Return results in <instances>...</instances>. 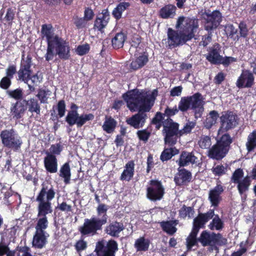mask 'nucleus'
Masks as SVG:
<instances>
[{"mask_svg": "<svg viewBox=\"0 0 256 256\" xmlns=\"http://www.w3.org/2000/svg\"><path fill=\"white\" fill-rule=\"evenodd\" d=\"M157 95L156 89L151 94L138 90H133L124 94L122 98L129 110L131 112H138L127 118L126 123L136 129L142 128L148 117L146 112H148L153 106Z\"/></svg>", "mask_w": 256, "mask_h": 256, "instance_id": "1", "label": "nucleus"}, {"mask_svg": "<svg viewBox=\"0 0 256 256\" xmlns=\"http://www.w3.org/2000/svg\"><path fill=\"white\" fill-rule=\"evenodd\" d=\"M51 24H44L42 26L41 36L42 39L45 38L47 42L46 60H52L55 54L62 60H68L70 58V48L68 42L58 35H54Z\"/></svg>", "mask_w": 256, "mask_h": 256, "instance_id": "2", "label": "nucleus"}, {"mask_svg": "<svg viewBox=\"0 0 256 256\" xmlns=\"http://www.w3.org/2000/svg\"><path fill=\"white\" fill-rule=\"evenodd\" d=\"M204 100L203 96L199 92H196L192 96H182L178 102V107L176 106L173 108L167 106L164 114L167 118H170L178 114V111L184 113L192 110L194 112L196 118H200L204 111Z\"/></svg>", "mask_w": 256, "mask_h": 256, "instance_id": "3", "label": "nucleus"}, {"mask_svg": "<svg viewBox=\"0 0 256 256\" xmlns=\"http://www.w3.org/2000/svg\"><path fill=\"white\" fill-rule=\"evenodd\" d=\"M232 138L228 133L222 134L208 150L210 158L216 160L223 159L228 154Z\"/></svg>", "mask_w": 256, "mask_h": 256, "instance_id": "4", "label": "nucleus"}, {"mask_svg": "<svg viewBox=\"0 0 256 256\" xmlns=\"http://www.w3.org/2000/svg\"><path fill=\"white\" fill-rule=\"evenodd\" d=\"M176 27L180 30V33L183 36V39L188 42L195 36L194 34L198 28V20L194 18L180 16L177 20Z\"/></svg>", "mask_w": 256, "mask_h": 256, "instance_id": "5", "label": "nucleus"}, {"mask_svg": "<svg viewBox=\"0 0 256 256\" xmlns=\"http://www.w3.org/2000/svg\"><path fill=\"white\" fill-rule=\"evenodd\" d=\"M179 127V124L172 118L164 120L162 134L165 144L173 146L176 144L178 138L181 136Z\"/></svg>", "mask_w": 256, "mask_h": 256, "instance_id": "6", "label": "nucleus"}, {"mask_svg": "<svg viewBox=\"0 0 256 256\" xmlns=\"http://www.w3.org/2000/svg\"><path fill=\"white\" fill-rule=\"evenodd\" d=\"M198 242L203 246H210L212 250H218V246H224L227 244V239L220 233L203 230L198 238Z\"/></svg>", "mask_w": 256, "mask_h": 256, "instance_id": "7", "label": "nucleus"}, {"mask_svg": "<svg viewBox=\"0 0 256 256\" xmlns=\"http://www.w3.org/2000/svg\"><path fill=\"white\" fill-rule=\"evenodd\" d=\"M0 138L4 147L14 152L18 151L22 144L21 138L14 128L2 130L0 133Z\"/></svg>", "mask_w": 256, "mask_h": 256, "instance_id": "8", "label": "nucleus"}, {"mask_svg": "<svg viewBox=\"0 0 256 256\" xmlns=\"http://www.w3.org/2000/svg\"><path fill=\"white\" fill-rule=\"evenodd\" d=\"M106 224L105 218H98L94 216L90 218H85L83 225L78 230L82 236H94L98 230H102L103 225Z\"/></svg>", "mask_w": 256, "mask_h": 256, "instance_id": "9", "label": "nucleus"}, {"mask_svg": "<svg viewBox=\"0 0 256 256\" xmlns=\"http://www.w3.org/2000/svg\"><path fill=\"white\" fill-rule=\"evenodd\" d=\"M244 172L242 169L238 168L236 169L232 174L230 181L237 184V189L239 194L242 196L249 190L252 180L250 176L247 175L244 177Z\"/></svg>", "mask_w": 256, "mask_h": 256, "instance_id": "10", "label": "nucleus"}, {"mask_svg": "<svg viewBox=\"0 0 256 256\" xmlns=\"http://www.w3.org/2000/svg\"><path fill=\"white\" fill-rule=\"evenodd\" d=\"M150 186L146 188V197L151 201L156 202L162 200L165 194L164 188L160 181L152 180L149 182Z\"/></svg>", "mask_w": 256, "mask_h": 256, "instance_id": "11", "label": "nucleus"}, {"mask_svg": "<svg viewBox=\"0 0 256 256\" xmlns=\"http://www.w3.org/2000/svg\"><path fill=\"white\" fill-rule=\"evenodd\" d=\"M220 118V128L224 132H228L235 128L238 124V115L233 111L226 110L222 112Z\"/></svg>", "mask_w": 256, "mask_h": 256, "instance_id": "12", "label": "nucleus"}, {"mask_svg": "<svg viewBox=\"0 0 256 256\" xmlns=\"http://www.w3.org/2000/svg\"><path fill=\"white\" fill-rule=\"evenodd\" d=\"M94 118L92 114H82L80 115L76 111H69L66 117V121L70 126L76 124L77 128H81L87 122L92 120Z\"/></svg>", "mask_w": 256, "mask_h": 256, "instance_id": "13", "label": "nucleus"}, {"mask_svg": "<svg viewBox=\"0 0 256 256\" xmlns=\"http://www.w3.org/2000/svg\"><path fill=\"white\" fill-rule=\"evenodd\" d=\"M94 252L96 254L92 253L86 256H112V239L108 242L104 240L96 242Z\"/></svg>", "mask_w": 256, "mask_h": 256, "instance_id": "14", "label": "nucleus"}, {"mask_svg": "<svg viewBox=\"0 0 256 256\" xmlns=\"http://www.w3.org/2000/svg\"><path fill=\"white\" fill-rule=\"evenodd\" d=\"M214 216V210H210L205 213H199L194 219L192 230L199 232L200 228H204L207 222Z\"/></svg>", "mask_w": 256, "mask_h": 256, "instance_id": "15", "label": "nucleus"}, {"mask_svg": "<svg viewBox=\"0 0 256 256\" xmlns=\"http://www.w3.org/2000/svg\"><path fill=\"white\" fill-rule=\"evenodd\" d=\"M56 190L51 184L42 182L36 199L51 202L55 197Z\"/></svg>", "mask_w": 256, "mask_h": 256, "instance_id": "16", "label": "nucleus"}, {"mask_svg": "<svg viewBox=\"0 0 256 256\" xmlns=\"http://www.w3.org/2000/svg\"><path fill=\"white\" fill-rule=\"evenodd\" d=\"M238 88H250L254 84V76L250 70H243L236 82Z\"/></svg>", "mask_w": 256, "mask_h": 256, "instance_id": "17", "label": "nucleus"}, {"mask_svg": "<svg viewBox=\"0 0 256 256\" xmlns=\"http://www.w3.org/2000/svg\"><path fill=\"white\" fill-rule=\"evenodd\" d=\"M206 20V30H211L216 28L222 21L221 13L217 10L213 11L211 14L204 12L203 14Z\"/></svg>", "mask_w": 256, "mask_h": 256, "instance_id": "18", "label": "nucleus"}, {"mask_svg": "<svg viewBox=\"0 0 256 256\" xmlns=\"http://www.w3.org/2000/svg\"><path fill=\"white\" fill-rule=\"evenodd\" d=\"M198 162V158L194 155L193 152L182 151L178 160H176V164L180 167H185L190 164H196Z\"/></svg>", "mask_w": 256, "mask_h": 256, "instance_id": "19", "label": "nucleus"}, {"mask_svg": "<svg viewBox=\"0 0 256 256\" xmlns=\"http://www.w3.org/2000/svg\"><path fill=\"white\" fill-rule=\"evenodd\" d=\"M192 179V172L182 167H178L174 177V182L178 186H186Z\"/></svg>", "mask_w": 256, "mask_h": 256, "instance_id": "20", "label": "nucleus"}, {"mask_svg": "<svg viewBox=\"0 0 256 256\" xmlns=\"http://www.w3.org/2000/svg\"><path fill=\"white\" fill-rule=\"evenodd\" d=\"M206 55V60L211 64H218L222 56L220 55L221 46L218 43L214 44L208 48Z\"/></svg>", "mask_w": 256, "mask_h": 256, "instance_id": "21", "label": "nucleus"}, {"mask_svg": "<svg viewBox=\"0 0 256 256\" xmlns=\"http://www.w3.org/2000/svg\"><path fill=\"white\" fill-rule=\"evenodd\" d=\"M168 46L170 48H176L182 45L188 41L183 39V36L178 31L169 28L168 30Z\"/></svg>", "mask_w": 256, "mask_h": 256, "instance_id": "22", "label": "nucleus"}, {"mask_svg": "<svg viewBox=\"0 0 256 256\" xmlns=\"http://www.w3.org/2000/svg\"><path fill=\"white\" fill-rule=\"evenodd\" d=\"M26 110V108L22 100L16 101L11 104L10 114L12 118L17 120L23 117Z\"/></svg>", "mask_w": 256, "mask_h": 256, "instance_id": "23", "label": "nucleus"}, {"mask_svg": "<svg viewBox=\"0 0 256 256\" xmlns=\"http://www.w3.org/2000/svg\"><path fill=\"white\" fill-rule=\"evenodd\" d=\"M46 156L44 158V166L48 172L54 174L58 172V163L56 156L46 152Z\"/></svg>", "mask_w": 256, "mask_h": 256, "instance_id": "24", "label": "nucleus"}, {"mask_svg": "<svg viewBox=\"0 0 256 256\" xmlns=\"http://www.w3.org/2000/svg\"><path fill=\"white\" fill-rule=\"evenodd\" d=\"M110 19V15L107 9L103 10L101 13L96 16L94 21V28L102 32L106 26Z\"/></svg>", "mask_w": 256, "mask_h": 256, "instance_id": "25", "label": "nucleus"}, {"mask_svg": "<svg viewBox=\"0 0 256 256\" xmlns=\"http://www.w3.org/2000/svg\"><path fill=\"white\" fill-rule=\"evenodd\" d=\"M51 118L52 120H58V118L63 117L66 112V104L64 100H59L56 106H53L50 110Z\"/></svg>", "mask_w": 256, "mask_h": 256, "instance_id": "26", "label": "nucleus"}, {"mask_svg": "<svg viewBox=\"0 0 256 256\" xmlns=\"http://www.w3.org/2000/svg\"><path fill=\"white\" fill-rule=\"evenodd\" d=\"M224 187L220 184L216 186L209 192L208 199L212 206H218L221 200L220 194L224 192Z\"/></svg>", "mask_w": 256, "mask_h": 256, "instance_id": "27", "label": "nucleus"}, {"mask_svg": "<svg viewBox=\"0 0 256 256\" xmlns=\"http://www.w3.org/2000/svg\"><path fill=\"white\" fill-rule=\"evenodd\" d=\"M36 202H38L37 216H46L52 213L53 210L51 202L36 199Z\"/></svg>", "mask_w": 256, "mask_h": 256, "instance_id": "28", "label": "nucleus"}, {"mask_svg": "<svg viewBox=\"0 0 256 256\" xmlns=\"http://www.w3.org/2000/svg\"><path fill=\"white\" fill-rule=\"evenodd\" d=\"M176 7L170 4H166L158 12L160 18L163 19L172 18L176 16Z\"/></svg>", "mask_w": 256, "mask_h": 256, "instance_id": "29", "label": "nucleus"}, {"mask_svg": "<svg viewBox=\"0 0 256 256\" xmlns=\"http://www.w3.org/2000/svg\"><path fill=\"white\" fill-rule=\"evenodd\" d=\"M22 102L25 105L26 110L31 113H36L40 114V106L38 100L34 98H31L28 100L23 99Z\"/></svg>", "mask_w": 256, "mask_h": 256, "instance_id": "30", "label": "nucleus"}, {"mask_svg": "<svg viewBox=\"0 0 256 256\" xmlns=\"http://www.w3.org/2000/svg\"><path fill=\"white\" fill-rule=\"evenodd\" d=\"M134 163L133 160L128 161L120 176V180L129 182L133 178L134 173Z\"/></svg>", "mask_w": 256, "mask_h": 256, "instance_id": "31", "label": "nucleus"}, {"mask_svg": "<svg viewBox=\"0 0 256 256\" xmlns=\"http://www.w3.org/2000/svg\"><path fill=\"white\" fill-rule=\"evenodd\" d=\"M46 232L36 231L32 240V246L38 248H42L46 243Z\"/></svg>", "mask_w": 256, "mask_h": 256, "instance_id": "32", "label": "nucleus"}, {"mask_svg": "<svg viewBox=\"0 0 256 256\" xmlns=\"http://www.w3.org/2000/svg\"><path fill=\"white\" fill-rule=\"evenodd\" d=\"M178 224V220L162 221L160 222L162 230L169 235H173L177 230L176 226Z\"/></svg>", "mask_w": 256, "mask_h": 256, "instance_id": "33", "label": "nucleus"}, {"mask_svg": "<svg viewBox=\"0 0 256 256\" xmlns=\"http://www.w3.org/2000/svg\"><path fill=\"white\" fill-rule=\"evenodd\" d=\"M59 176L64 178V182L68 184L70 182L71 172L69 162L64 163L60 168Z\"/></svg>", "mask_w": 256, "mask_h": 256, "instance_id": "34", "label": "nucleus"}, {"mask_svg": "<svg viewBox=\"0 0 256 256\" xmlns=\"http://www.w3.org/2000/svg\"><path fill=\"white\" fill-rule=\"evenodd\" d=\"M150 244V240L142 236L136 240L134 246L137 252H146L148 250Z\"/></svg>", "mask_w": 256, "mask_h": 256, "instance_id": "35", "label": "nucleus"}, {"mask_svg": "<svg viewBox=\"0 0 256 256\" xmlns=\"http://www.w3.org/2000/svg\"><path fill=\"white\" fill-rule=\"evenodd\" d=\"M148 60L146 55L142 54L138 56L135 60H132L130 64V68L136 70L145 66Z\"/></svg>", "mask_w": 256, "mask_h": 256, "instance_id": "36", "label": "nucleus"}, {"mask_svg": "<svg viewBox=\"0 0 256 256\" xmlns=\"http://www.w3.org/2000/svg\"><path fill=\"white\" fill-rule=\"evenodd\" d=\"M178 153L179 150L175 147L165 148L160 154V159L162 162L167 161Z\"/></svg>", "mask_w": 256, "mask_h": 256, "instance_id": "37", "label": "nucleus"}, {"mask_svg": "<svg viewBox=\"0 0 256 256\" xmlns=\"http://www.w3.org/2000/svg\"><path fill=\"white\" fill-rule=\"evenodd\" d=\"M126 37V34L122 32L116 34L113 38V48L118 49L122 48Z\"/></svg>", "mask_w": 256, "mask_h": 256, "instance_id": "38", "label": "nucleus"}, {"mask_svg": "<svg viewBox=\"0 0 256 256\" xmlns=\"http://www.w3.org/2000/svg\"><path fill=\"white\" fill-rule=\"evenodd\" d=\"M52 92L48 89L40 88L38 89L36 97L40 100V104H48V100Z\"/></svg>", "mask_w": 256, "mask_h": 256, "instance_id": "39", "label": "nucleus"}, {"mask_svg": "<svg viewBox=\"0 0 256 256\" xmlns=\"http://www.w3.org/2000/svg\"><path fill=\"white\" fill-rule=\"evenodd\" d=\"M246 145L248 152H252L256 148V130L248 134Z\"/></svg>", "mask_w": 256, "mask_h": 256, "instance_id": "40", "label": "nucleus"}, {"mask_svg": "<svg viewBox=\"0 0 256 256\" xmlns=\"http://www.w3.org/2000/svg\"><path fill=\"white\" fill-rule=\"evenodd\" d=\"M130 6V4L128 2H120L113 10V16H114L116 20L120 19L122 17V12Z\"/></svg>", "mask_w": 256, "mask_h": 256, "instance_id": "41", "label": "nucleus"}, {"mask_svg": "<svg viewBox=\"0 0 256 256\" xmlns=\"http://www.w3.org/2000/svg\"><path fill=\"white\" fill-rule=\"evenodd\" d=\"M212 221L210 223L208 226L210 230H222L224 227L223 221L220 218L218 214L214 216Z\"/></svg>", "mask_w": 256, "mask_h": 256, "instance_id": "42", "label": "nucleus"}, {"mask_svg": "<svg viewBox=\"0 0 256 256\" xmlns=\"http://www.w3.org/2000/svg\"><path fill=\"white\" fill-rule=\"evenodd\" d=\"M38 218L35 226L36 231L46 232L48 227V222L46 216H38Z\"/></svg>", "mask_w": 256, "mask_h": 256, "instance_id": "43", "label": "nucleus"}, {"mask_svg": "<svg viewBox=\"0 0 256 256\" xmlns=\"http://www.w3.org/2000/svg\"><path fill=\"white\" fill-rule=\"evenodd\" d=\"M8 96L16 101L22 100L24 98L23 89L20 88L13 90H8L6 92Z\"/></svg>", "mask_w": 256, "mask_h": 256, "instance_id": "44", "label": "nucleus"}, {"mask_svg": "<svg viewBox=\"0 0 256 256\" xmlns=\"http://www.w3.org/2000/svg\"><path fill=\"white\" fill-rule=\"evenodd\" d=\"M179 216L180 218L185 219L186 217L190 218H192L194 213V209L192 207L186 206L184 204L178 211Z\"/></svg>", "mask_w": 256, "mask_h": 256, "instance_id": "45", "label": "nucleus"}, {"mask_svg": "<svg viewBox=\"0 0 256 256\" xmlns=\"http://www.w3.org/2000/svg\"><path fill=\"white\" fill-rule=\"evenodd\" d=\"M198 232L192 230L189 236L186 239V247L188 250H190L192 246L198 243V238H196Z\"/></svg>", "mask_w": 256, "mask_h": 256, "instance_id": "46", "label": "nucleus"}, {"mask_svg": "<svg viewBox=\"0 0 256 256\" xmlns=\"http://www.w3.org/2000/svg\"><path fill=\"white\" fill-rule=\"evenodd\" d=\"M219 118L218 112L215 110L210 111L206 120V126L208 128L212 127L214 125Z\"/></svg>", "mask_w": 256, "mask_h": 256, "instance_id": "47", "label": "nucleus"}, {"mask_svg": "<svg viewBox=\"0 0 256 256\" xmlns=\"http://www.w3.org/2000/svg\"><path fill=\"white\" fill-rule=\"evenodd\" d=\"M32 65V58L30 55H28L26 58H24V54L22 56V60L20 64V68L25 70H32L31 66Z\"/></svg>", "mask_w": 256, "mask_h": 256, "instance_id": "48", "label": "nucleus"}, {"mask_svg": "<svg viewBox=\"0 0 256 256\" xmlns=\"http://www.w3.org/2000/svg\"><path fill=\"white\" fill-rule=\"evenodd\" d=\"M32 72V70H24L20 68L17 72L18 76V80L24 82V84H28Z\"/></svg>", "mask_w": 256, "mask_h": 256, "instance_id": "49", "label": "nucleus"}, {"mask_svg": "<svg viewBox=\"0 0 256 256\" xmlns=\"http://www.w3.org/2000/svg\"><path fill=\"white\" fill-rule=\"evenodd\" d=\"M227 170V167L224 166L222 164L214 166L211 169L212 172L214 176L218 178L226 174Z\"/></svg>", "mask_w": 256, "mask_h": 256, "instance_id": "50", "label": "nucleus"}, {"mask_svg": "<svg viewBox=\"0 0 256 256\" xmlns=\"http://www.w3.org/2000/svg\"><path fill=\"white\" fill-rule=\"evenodd\" d=\"M238 29L239 30V36L240 38H244L248 39V29L246 22L244 21H241L238 24Z\"/></svg>", "mask_w": 256, "mask_h": 256, "instance_id": "51", "label": "nucleus"}, {"mask_svg": "<svg viewBox=\"0 0 256 256\" xmlns=\"http://www.w3.org/2000/svg\"><path fill=\"white\" fill-rule=\"evenodd\" d=\"M196 121H190L188 120L184 128L180 130V136H182L184 134H190L192 129L194 128L196 126Z\"/></svg>", "mask_w": 256, "mask_h": 256, "instance_id": "52", "label": "nucleus"}, {"mask_svg": "<svg viewBox=\"0 0 256 256\" xmlns=\"http://www.w3.org/2000/svg\"><path fill=\"white\" fill-rule=\"evenodd\" d=\"M211 144V138L210 136H201L198 142L200 147L202 149L209 148Z\"/></svg>", "mask_w": 256, "mask_h": 256, "instance_id": "53", "label": "nucleus"}, {"mask_svg": "<svg viewBox=\"0 0 256 256\" xmlns=\"http://www.w3.org/2000/svg\"><path fill=\"white\" fill-rule=\"evenodd\" d=\"M150 132L147 129L139 130L136 132L137 136L138 139L144 142H146L150 136Z\"/></svg>", "mask_w": 256, "mask_h": 256, "instance_id": "54", "label": "nucleus"}, {"mask_svg": "<svg viewBox=\"0 0 256 256\" xmlns=\"http://www.w3.org/2000/svg\"><path fill=\"white\" fill-rule=\"evenodd\" d=\"M16 250L18 252L17 256H36L32 254L31 250L28 246H18Z\"/></svg>", "mask_w": 256, "mask_h": 256, "instance_id": "55", "label": "nucleus"}, {"mask_svg": "<svg viewBox=\"0 0 256 256\" xmlns=\"http://www.w3.org/2000/svg\"><path fill=\"white\" fill-rule=\"evenodd\" d=\"M97 212L98 216H102L101 218H105L106 222H107L108 216L106 212L108 210L107 206L103 204H100L97 208Z\"/></svg>", "mask_w": 256, "mask_h": 256, "instance_id": "56", "label": "nucleus"}, {"mask_svg": "<svg viewBox=\"0 0 256 256\" xmlns=\"http://www.w3.org/2000/svg\"><path fill=\"white\" fill-rule=\"evenodd\" d=\"M90 50V45L88 44H86L78 46L76 50V52L78 55L82 56L88 54Z\"/></svg>", "mask_w": 256, "mask_h": 256, "instance_id": "57", "label": "nucleus"}, {"mask_svg": "<svg viewBox=\"0 0 256 256\" xmlns=\"http://www.w3.org/2000/svg\"><path fill=\"white\" fill-rule=\"evenodd\" d=\"M237 61L236 58L232 56H222L221 60H220L218 64H222L225 67L228 66L230 64Z\"/></svg>", "mask_w": 256, "mask_h": 256, "instance_id": "58", "label": "nucleus"}, {"mask_svg": "<svg viewBox=\"0 0 256 256\" xmlns=\"http://www.w3.org/2000/svg\"><path fill=\"white\" fill-rule=\"evenodd\" d=\"M56 210L66 212H71L72 210V206L67 204L65 202H62L61 204H58Z\"/></svg>", "mask_w": 256, "mask_h": 256, "instance_id": "59", "label": "nucleus"}, {"mask_svg": "<svg viewBox=\"0 0 256 256\" xmlns=\"http://www.w3.org/2000/svg\"><path fill=\"white\" fill-rule=\"evenodd\" d=\"M87 242L84 239L78 240L74 244V248L78 252H80L87 248Z\"/></svg>", "mask_w": 256, "mask_h": 256, "instance_id": "60", "label": "nucleus"}, {"mask_svg": "<svg viewBox=\"0 0 256 256\" xmlns=\"http://www.w3.org/2000/svg\"><path fill=\"white\" fill-rule=\"evenodd\" d=\"M12 79L5 76L0 80V88L3 90H8L12 85Z\"/></svg>", "mask_w": 256, "mask_h": 256, "instance_id": "61", "label": "nucleus"}, {"mask_svg": "<svg viewBox=\"0 0 256 256\" xmlns=\"http://www.w3.org/2000/svg\"><path fill=\"white\" fill-rule=\"evenodd\" d=\"M14 18V12L11 8H8L6 10V13L4 17L5 20L7 22L8 24L12 25V20Z\"/></svg>", "mask_w": 256, "mask_h": 256, "instance_id": "62", "label": "nucleus"}, {"mask_svg": "<svg viewBox=\"0 0 256 256\" xmlns=\"http://www.w3.org/2000/svg\"><path fill=\"white\" fill-rule=\"evenodd\" d=\"M16 73V67L15 64H10L6 70V76L12 79L14 75Z\"/></svg>", "mask_w": 256, "mask_h": 256, "instance_id": "63", "label": "nucleus"}, {"mask_svg": "<svg viewBox=\"0 0 256 256\" xmlns=\"http://www.w3.org/2000/svg\"><path fill=\"white\" fill-rule=\"evenodd\" d=\"M50 154L56 155L60 154L62 150V146L60 143L52 144L50 148Z\"/></svg>", "mask_w": 256, "mask_h": 256, "instance_id": "64", "label": "nucleus"}]
</instances>
